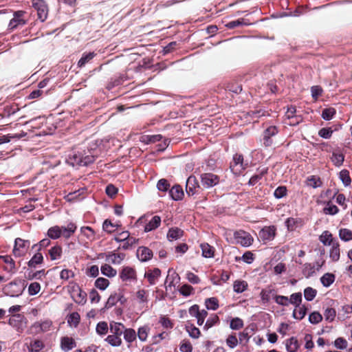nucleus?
<instances>
[{
    "instance_id": "nucleus-6",
    "label": "nucleus",
    "mask_w": 352,
    "mask_h": 352,
    "mask_svg": "<svg viewBox=\"0 0 352 352\" xmlns=\"http://www.w3.org/2000/svg\"><path fill=\"white\" fill-rule=\"evenodd\" d=\"M8 324L18 332L22 333L26 327L27 319L23 315L14 314L9 319Z\"/></svg>"
},
{
    "instance_id": "nucleus-15",
    "label": "nucleus",
    "mask_w": 352,
    "mask_h": 352,
    "mask_svg": "<svg viewBox=\"0 0 352 352\" xmlns=\"http://www.w3.org/2000/svg\"><path fill=\"white\" fill-rule=\"evenodd\" d=\"M1 259L6 265L3 267V270L9 273L14 274L16 272L15 262L10 255L0 256Z\"/></svg>"
},
{
    "instance_id": "nucleus-54",
    "label": "nucleus",
    "mask_w": 352,
    "mask_h": 352,
    "mask_svg": "<svg viewBox=\"0 0 352 352\" xmlns=\"http://www.w3.org/2000/svg\"><path fill=\"white\" fill-rule=\"evenodd\" d=\"M136 297L140 303H146L148 302V292L144 289H139L136 292Z\"/></svg>"
},
{
    "instance_id": "nucleus-58",
    "label": "nucleus",
    "mask_w": 352,
    "mask_h": 352,
    "mask_svg": "<svg viewBox=\"0 0 352 352\" xmlns=\"http://www.w3.org/2000/svg\"><path fill=\"white\" fill-rule=\"evenodd\" d=\"M149 328L146 326L141 327L138 329V336L141 341H146L148 337Z\"/></svg>"
},
{
    "instance_id": "nucleus-32",
    "label": "nucleus",
    "mask_w": 352,
    "mask_h": 352,
    "mask_svg": "<svg viewBox=\"0 0 352 352\" xmlns=\"http://www.w3.org/2000/svg\"><path fill=\"white\" fill-rule=\"evenodd\" d=\"M62 228L58 226L50 228L47 230V236L52 239H57L61 236Z\"/></svg>"
},
{
    "instance_id": "nucleus-13",
    "label": "nucleus",
    "mask_w": 352,
    "mask_h": 352,
    "mask_svg": "<svg viewBox=\"0 0 352 352\" xmlns=\"http://www.w3.org/2000/svg\"><path fill=\"white\" fill-rule=\"evenodd\" d=\"M119 276L122 281H131L137 279L135 270L129 266L123 267Z\"/></svg>"
},
{
    "instance_id": "nucleus-60",
    "label": "nucleus",
    "mask_w": 352,
    "mask_h": 352,
    "mask_svg": "<svg viewBox=\"0 0 352 352\" xmlns=\"http://www.w3.org/2000/svg\"><path fill=\"white\" fill-rule=\"evenodd\" d=\"M336 316V310L333 308L327 307L324 313L325 320L329 322H332Z\"/></svg>"
},
{
    "instance_id": "nucleus-47",
    "label": "nucleus",
    "mask_w": 352,
    "mask_h": 352,
    "mask_svg": "<svg viewBox=\"0 0 352 352\" xmlns=\"http://www.w3.org/2000/svg\"><path fill=\"white\" fill-rule=\"evenodd\" d=\"M123 333L124 338L127 342L131 343L136 339V333L133 329H126Z\"/></svg>"
},
{
    "instance_id": "nucleus-53",
    "label": "nucleus",
    "mask_w": 352,
    "mask_h": 352,
    "mask_svg": "<svg viewBox=\"0 0 352 352\" xmlns=\"http://www.w3.org/2000/svg\"><path fill=\"white\" fill-rule=\"evenodd\" d=\"M339 236L344 241L352 240V231L346 228H342L339 231Z\"/></svg>"
},
{
    "instance_id": "nucleus-5",
    "label": "nucleus",
    "mask_w": 352,
    "mask_h": 352,
    "mask_svg": "<svg viewBox=\"0 0 352 352\" xmlns=\"http://www.w3.org/2000/svg\"><path fill=\"white\" fill-rule=\"evenodd\" d=\"M30 246V241L21 238H16L14 241V245L12 250L15 257L24 256L28 252Z\"/></svg>"
},
{
    "instance_id": "nucleus-33",
    "label": "nucleus",
    "mask_w": 352,
    "mask_h": 352,
    "mask_svg": "<svg viewBox=\"0 0 352 352\" xmlns=\"http://www.w3.org/2000/svg\"><path fill=\"white\" fill-rule=\"evenodd\" d=\"M139 239H136L135 237L130 236L127 238L123 243L122 245H120L118 249H122L124 250H129L131 248L133 245L138 243Z\"/></svg>"
},
{
    "instance_id": "nucleus-27",
    "label": "nucleus",
    "mask_w": 352,
    "mask_h": 352,
    "mask_svg": "<svg viewBox=\"0 0 352 352\" xmlns=\"http://www.w3.org/2000/svg\"><path fill=\"white\" fill-rule=\"evenodd\" d=\"M124 253L111 252L107 256V260L113 264H120L124 258Z\"/></svg>"
},
{
    "instance_id": "nucleus-49",
    "label": "nucleus",
    "mask_w": 352,
    "mask_h": 352,
    "mask_svg": "<svg viewBox=\"0 0 352 352\" xmlns=\"http://www.w3.org/2000/svg\"><path fill=\"white\" fill-rule=\"evenodd\" d=\"M102 229L108 234H111L116 231L115 223L109 219H105L102 223Z\"/></svg>"
},
{
    "instance_id": "nucleus-25",
    "label": "nucleus",
    "mask_w": 352,
    "mask_h": 352,
    "mask_svg": "<svg viewBox=\"0 0 352 352\" xmlns=\"http://www.w3.org/2000/svg\"><path fill=\"white\" fill-rule=\"evenodd\" d=\"M48 254L51 260L54 261L59 259L63 254L62 247L58 245L53 246L49 250Z\"/></svg>"
},
{
    "instance_id": "nucleus-48",
    "label": "nucleus",
    "mask_w": 352,
    "mask_h": 352,
    "mask_svg": "<svg viewBox=\"0 0 352 352\" xmlns=\"http://www.w3.org/2000/svg\"><path fill=\"white\" fill-rule=\"evenodd\" d=\"M106 341L113 346H118L122 344L121 337L116 335H109L107 337Z\"/></svg>"
},
{
    "instance_id": "nucleus-7",
    "label": "nucleus",
    "mask_w": 352,
    "mask_h": 352,
    "mask_svg": "<svg viewBox=\"0 0 352 352\" xmlns=\"http://www.w3.org/2000/svg\"><path fill=\"white\" fill-rule=\"evenodd\" d=\"M236 242L243 247L250 246L254 241V238L249 233L243 230H239L234 233Z\"/></svg>"
},
{
    "instance_id": "nucleus-29",
    "label": "nucleus",
    "mask_w": 352,
    "mask_h": 352,
    "mask_svg": "<svg viewBox=\"0 0 352 352\" xmlns=\"http://www.w3.org/2000/svg\"><path fill=\"white\" fill-rule=\"evenodd\" d=\"M43 256L39 252L36 253L32 258L28 262L29 267L35 268L38 265L43 263Z\"/></svg>"
},
{
    "instance_id": "nucleus-34",
    "label": "nucleus",
    "mask_w": 352,
    "mask_h": 352,
    "mask_svg": "<svg viewBox=\"0 0 352 352\" xmlns=\"http://www.w3.org/2000/svg\"><path fill=\"white\" fill-rule=\"evenodd\" d=\"M307 309L304 305L295 306L293 317L297 320H302L306 315Z\"/></svg>"
},
{
    "instance_id": "nucleus-23",
    "label": "nucleus",
    "mask_w": 352,
    "mask_h": 352,
    "mask_svg": "<svg viewBox=\"0 0 352 352\" xmlns=\"http://www.w3.org/2000/svg\"><path fill=\"white\" fill-rule=\"evenodd\" d=\"M61 348L64 351H69L76 346V342L72 338L63 337L60 342Z\"/></svg>"
},
{
    "instance_id": "nucleus-57",
    "label": "nucleus",
    "mask_w": 352,
    "mask_h": 352,
    "mask_svg": "<svg viewBox=\"0 0 352 352\" xmlns=\"http://www.w3.org/2000/svg\"><path fill=\"white\" fill-rule=\"evenodd\" d=\"M119 301V298L117 295V292L111 294L107 299L105 304V308L109 309Z\"/></svg>"
},
{
    "instance_id": "nucleus-28",
    "label": "nucleus",
    "mask_w": 352,
    "mask_h": 352,
    "mask_svg": "<svg viewBox=\"0 0 352 352\" xmlns=\"http://www.w3.org/2000/svg\"><path fill=\"white\" fill-rule=\"evenodd\" d=\"M285 224L289 230H294L296 228L302 225V220L300 218H288Z\"/></svg>"
},
{
    "instance_id": "nucleus-39",
    "label": "nucleus",
    "mask_w": 352,
    "mask_h": 352,
    "mask_svg": "<svg viewBox=\"0 0 352 352\" xmlns=\"http://www.w3.org/2000/svg\"><path fill=\"white\" fill-rule=\"evenodd\" d=\"M100 270L102 274L108 277H114L117 274L116 270H115L110 265L108 264L102 265L101 266Z\"/></svg>"
},
{
    "instance_id": "nucleus-36",
    "label": "nucleus",
    "mask_w": 352,
    "mask_h": 352,
    "mask_svg": "<svg viewBox=\"0 0 352 352\" xmlns=\"http://www.w3.org/2000/svg\"><path fill=\"white\" fill-rule=\"evenodd\" d=\"M81 234L87 238L89 241H94L95 239L96 232L89 226H82L80 228Z\"/></svg>"
},
{
    "instance_id": "nucleus-61",
    "label": "nucleus",
    "mask_w": 352,
    "mask_h": 352,
    "mask_svg": "<svg viewBox=\"0 0 352 352\" xmlns=\"http://www.w3.org/2000/svg\"><path fill=\"white\" fill-rule=\"evenodd\" d=\"M331 160L336 166H340L344 161V155L340 153H333Z\"/></svg>"
},
{
    "instance_id": "nucleus-11",
    "label": "nucleus",
    "mask_w": 352,
    "mask_h": 352,
    "mask_svg": "<svg viewBox=\"0 0 352 352\" xmlns=\"http://www.w3.org/2000/svg\"><path fill=\"white\" fill-rule=\"evenodd\" d=\"M136 256L141 262H147L153 256V251L146 246H140L136 251Z\"/></svg>"
},
{
    "instance_id": "nucleus-9",
    "label": "nucleus",
    "mask_w": 352,
    "mask_h": 352,
    "mask_svg": "<svg viewBox=\"0 0 352 352\" xmlns=\"http://www.w3.org/2000/svg\"><path fill=\"white\" fill-rule=\"evenodd\" d=\"M199 189L200 186L198 180L195 176L190 175L186 181V193L188 194V196H192L198 193Z\"/></svg>"
},
{
    "instance_id": "nucleus-14",
    "label": "nucleus",
    "mask_w": 352,
    "mask_h": 352,
    "mask_svg": "<svg viewBox=\"0 0 352 352\" xmlns=\"http://www.w3.org/2000/svg\"><path fill=\"white\" fill-rule=\"evenodd\" d=\"M162 272L160 269L155 267L152 270H148L144 274V278L147 279L150 285H155L161 276Z\"/></svg>"
},
{
    "instance_id": "nucleus-50",
    "label": "nucleus",
    "mask_w": 352,
    "mask_h": 352,
    "mask_svg": "<svg viewBox=\"0 0 352 352\" xmlns=\"http://www.w3.org/2000/svg\"><path fill=\"white\" fill-rule=\"evenodd\" d=\"M109 285V280L102 277L98 278L94 283L95 287L100 290H104Z\"/></svg>"
},
{
    "instance_id": "nucleus-31",
    "label": "nucleus",
    "mask_w": 352,
    "mask_h": 352,
    "mask_svg": "<svg viewBox=\"0 0 352 352\" xmlns=\"http://www.w3.org/2000/svg\"><path fill=\"white\" fill-rule=\"evenodd\" d=\"M248 286V284L246 281L243 280H236L233 283V290L237 294H241L247 289Z\"/></svg>"
},
{
    "instance_id": "nucleus-37",
    "label": "nucleus",
    "mask_w": 352,
    "mask_h": 352,
    "mask_svg": "<svg viewBox=\"0 0 352 352\" xmlns=\"http://www.w3.org/2000/svg\"><path fill=\"white\" fill-rule=\"evenodd\" d=\"M335 275L331 273H326L321 278L320 281L324 287H329L335 281Z\"/></svg>"
},
{
    "instance_id": "nucleus-56",
    "label": "nucleus",
    "mask_w": 352,
    "mask_h": 352,
    "mask_svg": "<svg viewBox=\"0 0 352 352\" xmlns=\"http://www.w3.org/2000/svg\"><path fill=\"white\" fill-rule=\"evenodd\" d=\"M302 301V294L300 292L292 294L289 298V304L291 303L295 306L300 305Z\"/></svg>"
},
{
    "instance_id": "nucleus-1",
    "label": "nucleus",
    "mask_w": 352,
    "mask_h": 352,
    "mask_svg": "<svg viewBox=\"0 0 352 352\" xmlns=\"http://www.w3.org/2000/svg\"><path fill=\"white\" fill-rule=\"evenodd\" d=\"M68 293L72 300L78 305H84L87 302V293L83 291L78 283L72 281L67 287Z\"/></svg>"
},
{
    "instance_id": "nucleus-63",
    "label": "nucleus",
    "mask_w": 352,
    "mask_h": 352,
    "mask_svg": "<svg viewBox=\"0 0 352 352\" xmlns=\"http://www.w3.org/2000/svg\"><path fill=\"white\" fill-rule=\"evenodd\" d=\"M265 170H261L258 173L254 174L251 177L249 180V184L254 186L262 178L263 175L265 173Z\"/></svg>"
},
{
    "instance_id": "nucleus-18",
    "label": "nucleus",
    "mask_w": 352,
    "mask_h": 352,
    "mask_svg": "<svg viewBox=\"0 0 352 352\" xmlns=\"http://www.w3.org/2000/svg\"><path fill=\"white\" fill-rule=\"evenodd\" d=\"M170 197L175 201L182 200L184 196V190L181 186L175 185L169 190Z\"/></svg>"
},
{
    "instance_id": "nucleus-22",
    "label": "nucleus",
    "mask_w": 352,
    "mask_h": 352,
    "mask_svg": "<svg viewBox=\"0 0 352 352\" xmlns=\"http://www.w3.org/2000/svg\"><path fill=\"white\" fill-rule=\"evenodd\" d=\"M179 279L180 278L178 274L173 271L172 268H170L168 270V275L166 276L164 285H166V283H168V287H175V282L177 283Z\"/></svg>"
},
{
    "instance_id": "nucleus-20",
    "label": "nucleus",
    "mask_w": 352,
    "mask_h": 352,
    "mask_svg": "<svg viewBox=\"0 0 352 352\" xmlns=\"http://www.w3.org/2000/svg\"><path fill=\"white\" fill-rule=\"evenodd\" d=\"M62 234L61 236L65 239L70 238L76 232L77 226L73 222H70L65 226H61Z\"/></svg>"
},
{
    "instance_id": "nucleus-41",
    "label": "nucleus",
    "mask_w": 352,
    "mask_h": 352,
    "mask_svg": "<svg viewBox=\"0 0 352 352\" xmlns=\"http://www.w3.org/2000/svg\"><path fill=\"white\" fill-rule=\"evenodd\" d=\"M202 255L206 258H211L214 256V248L208 243L201 245Z\"/></svg>"
},
{
    "instance_id": "nucleus-35",
    "label": "nucleus",
    "mask_w": 352,
    "mask_h": 352,
    "mask_svg": "<svg viewBox=\"0 0 352 352\" xmlns=\"http://www.w3.org/2000/svg\"><path fill=\"white\" fill-rule=\"evenodd\" d=\"M285 345L287 352H296L299 347L297 339L294 337L288 339Z\"/></svg>"
},
{
    "instance_id": "nucleus-40",
    "label": "nucleus",
    "mask_w": 352,
    "mask_h": 352,
    "mask_svg": "<svg viewBox=\"0 0 352 352\" xmlns=\"http://www.w3.org/2000/svg\"><path fill=\"white\" fill-rule=\"evenodd\" d=\"M44 347L45 345L41 340H34L30 343L28 349L30 352H40Z\"/></svg>"
},
{
    "instance_id": "nucleus-24",
    "label": "nucleus",
    "mask_w": 352,
    "mask_h": 352,
    "mask_svg": "<svg viewBox=\"0 0 352 352\" xmlns=\"http://www.w3.org/2000/svg\"><path fill=\"white\" fill-rule=\"evenodd\" d=\"M124 331V326L120 322H112L110 323V332L116 336L121 337Z\"/></svg>"
},
{
    "instance_id": "nucleus-64",
    "label": "nucleus",
    "mask_w": 352,
    "mask_h": 352,
    "mask_svg": "<svg viewBox=\"0 0 352 352\" xmlns=\"http://www.w3.org/2000/svg\"><path fill=\"white\" fill-rule=\"evenodd\" d=\"M157 187L159 190L166 192L169 189L170 184L166 179H161L158 181Z\"/></svg>"
},
{
    "instance_id": "nucleus-21",
    "label": "nucleus",
    "mask_w": 352,
    "mask_h": 352,
    "mask_svg": "<svg viewBox=\"0 0 352 352\" xmlns=\"http://www.w3.org/2000/svg\"><path fill=\"white\" fill-rule=\"evenodd\" d=\"M329 257L333 262L339 261L340 257V249L338 241L333 243L329 250Z\"/></svg>"
},
{
    "instance_id": "nucleus-59",
    "label": "nucleus",
    "mask_w": 352,
    "mask_h": 352,
    "mask_svg": "<svg viewBox=\"0 0 352 352\" xmlns=\"http://www.w3.org/2000/svg\"><path fill=\"white\" fill-rule=\"evenodd\" d=\"M336 113V110L333 108L324 109L322 112V118L325 120H330L333 118Z\"/></svg>"
},
{
    "instance_id": "nucleus-12",
    "label": "nucleus",
    "mask_w": 352,
    "mask_h": 352,
    "mask_svg": "<svg viewBox=\"0 0 352 352\" xmlns=\"http://www.w3.org/2000/svg\"><path fill=\"white\" fill-rule=\"evenodd\" d=\"M276 235V228L274 226H266L261 230L258 236L263 241H270L273 240Z\"/></svg>"
},
{
    "instance_id": "nucleus-16",
    "label": "nucleus",
    "mask_w": 352,
    "mask_h": 352,
    "mask_svg": "<svg viewBox=\"0 0 352 352\" xmlns=\"http://www.w3.org/2000/svg\"><path fill=\"white\" fill-rule=\"evenodd\" d=\"M82 155H80V151L73 150L69 154L67 161L68 164L73 166H82Z\"/></svg>"
},
{
    "instance_id": "nucleus-26",
    "label": "nucleus",
    "mask_w": 352,
    "mask_h": 352,
    "mask_svg": "<svg viewBox=\"0 0 352 352\" xmlns=\"http://www.w3.org/2000/svg\"><path fill=\"white\" fill-rule=\"evenodd\" d=\"M278 133V130L276 126H271L268 127L263 133L264 144L269 146L270 144V139L272 136H274Z\"/></svg>"
},
{
    "instance_id": "nucleus-51",
    "label": "nucleus",
    "mask_w": 352,
    "mask_h": 352,
    "mask_svg": "<svg viewBox=\"0 0 352 352\" xmlns=\"http://www.w3.org/2000/svg\"><path fill=\"white\" fill-rule=\"evenodd\" d=\"M340 179L345 186L351 184V179L349 175V172L347 170H342L340 172Z\"/></svg>"
},
{
    "instance_id": "nucleus-2",
    "label": "nucleus",
    "mask_w": 352,
    "mask_h": 352,
    "mask_svg": "<svg viewBox=\"0 0 352 352\" xmlns=\"http://www.w3.org/2000/svg\"><path fill=\"white\" fill-rule=\"evenodd\" d=\"M32 6L37 12V17L41 22H44L48 16L49 7L44 0H32Z\"/></svg>"
},
{
    "instance_id": "nucleus-10",
    "label": "nucleus",
    "mask_w": 352,
    "mask_h": 352,
    "mask_svg": "<svg viewBox=\"0 0 352 352\" xmlns=\"http://www.w3.org/2000/svg\"><path fill=\"white\" fill-rule=\"evenodd\" d=\"M201 184L204 188L212 187L219 182V177L211 173H206L201 174Z\"/></svg>"
},
{
    "instance_id": "nucleus-43",
    "label": "nucleus",
    "mask_w": 352,
    "mask_h": 352,
    "mask_svg": "<svg viewBox=\"0 0 352 352\" xmlns=\"http://www.w3.org/2000/svg\"><path fill=\"white\" fill-rule=\"evenodd\" d=\"M205 305L208 309L216 310L219 306V300L215 297L206 298L205 300Z\"/></svg>"
},
{
    "instance_id": "nucleus-4",
    "label": "nucleus",
    "mask_w": 352,
    "mask_h": 352,
    "mask_svg": "<svg viewBox=\"0 0 352 352\" xmlns=\"http://www.w3.org/2000/svg\"><path fill=\"white\" fill-rule=\"evenodd\" d=\"M23 289L21 281L20 280H14L5 285L3 290L6 295L16 297L22 294Z\"/></svg>"
},
{
    "instance_id": "nucleus-62",
    "label": "nucleus",
    "mask_w": 352,
    "mask_h": 352,
    "mask_svg": "<svg viewBox=\"0 0 352 352\" xmlns=\"http://www.w3.org/2000/svg\"><path fill=\"white\" fill-rule=\"evenodd\" d=\"M41 290V285L37 282L32 283L28 287V293L33 296L37 294Z\"/></svg>"
},
{
    "instance_id": "nucleus-19",
    "label": "nucleus",
    "mask_w": 352,
    "mask_h": 352,
    "mask_svg": "<svg viewBox=\"0 0 352 352\" xmlns=\"http://www.w3.org/2000/svg\"><path fill=\"white\" fill-rule=\"evenodd\" d=\"M161 224V218L155 215L145 225L144 231L148 232L157 228Z\"/></svg>"
},
{
    "instance_id": "nucleus-42",
    "label": "nucleus",
    "mask_w": 352,
    "mask_h": 352,
    "mask_svg": "<svg viewBox=\"0 0 352 352\" xmlns=\"http://www.w3.org/2000/svg\"><path fill=\"white\" fill-rule=\"evenodd\" d=\"M96 56V54L94 52H89V53H84L80 58V59L78 62V66L79 67H84L86 63H89L91 60L94 58V57Z\"/></svg>"
},
{
    "instance_id": "nucleus-52",
    "label": "nucleus",
    "mask_w": 352,
    "mask_h": 352,
    "mask_svg": "<svg viewBox=\"0 0 352 352\" xmlns=\"http://www.w3.org/2000/svg\"><path fill=\"white\" fill-rule=\"evenodd\" d=\"M236 261L242 260L243 262L251 264L254 260V255L250 251H246L241 257H236Z\"/></svg>"
},
{
    "instance_id": "nucleus-46",
    "label": "nucleus",
    "mask_w": 352,
    "mask_h": 352,
    "mask_svg": "<svg viewBox=\"0 0 352 352\" xmlns=\"http://www.w3.org/2000/svg\"><path fill=\"white\" fill-rule=\"evenodd\" d=\"M352 313V305H344L342 307L341 311L338 314V318L340 320H345L349 317V314Z\"/></svg>"
},
{
    "instance_id": "nucleus-30",
    "label": "nucleus",
    "mask_w": 352,
    "mask_h": 352,
    "mask_svg": "<svg viewBox=\"0 0 352 352\" xmlns=\"http://www.w3.org/2000/svg\"><path fill=\"white\" fill-rule=\"evenodd\" d=\"M320 241L324 245L331 246L333 243H336L338 241L333 240L332 234L329 231H324L320 236Z\"/></svg>"
},
{
    "instance_id": "nucleus-38",
    "label": "nucleus",
    "mask_w": 352,
    "mask_h": 352,
    "mask_svg": "<svg viewBox=\"0 0 352 352\" xmlns=\"http://www.w3.org/2000/svg\"><path fill=\"white\" fill-rule=\"evenodd\" d=\"M183 231L178 228H170L167 234V238L172 241L176 240L180 238L182 236Z\"/></svg>"
},
{
    "instance_id": "nucleus-3",
    "label": "nucleus",
    "mask_w": 352,
    "mask_h": 352,
    "mask_svg": "<svg viewBox=\"0 0 352 352\" xmlns=\"http://www.w3.org/2000/svg\"><path fill=\"white\" fill-rule=\"evenodd\" d=\"M27 12L23 10H18L14 12L13 18L10 21L8 28L14 30L19 27L25 25L28 19H26Z\"/></svg>"
},
{
    "instance_id": "nucleus-17",
    "label": "nucleus",
    "mask_w": 352,
    "mask_h": 352,
    "mask_svg": "<svg viewBox=\"0 0 352 352\" xmlns=\"http://www.w3.org/2000/svg\"><path fill=\"white\" fill-rule=\"evenodd\" d=\"M80 155H82V166H88L90 164H92L95 160L96 156L94 154V151L92 150L88 149L87 151L82 150L80 151Z\"/></svg>"
},
{
    "instance_id": "nucleus-55",
    "label": "nucleus",
    "mask_w": 352,
    "mask_h": 352,
    "mask_svg": "<svg viewBox=\"0 0 352 352\" xmlns=\"http://www.w3.org/2000/svg\"><path fill=\"white\" fill-rule=\"evenodd\" d=\"M317 291L312 287H308L304 290V296L308 301H311L316 296Z\"/></svg>"
},
{
    "instance_id": "nucleus-44",
    "label": "nucleus",
    "mask_w": 352,
    "mask_h": 352,
    "mask_svg": "<svg viewBox=\"0 0 352 352\" xmlns=\"http://www.w3.org/2000/svg\"><path fill=\"white\" fill-rule=\"evenodd\" d=\"M80 316L78 312H73L69 314L67 318V322L71 325L76 327L80 323Z\"/></svg>"
},
{
    "instance_id": "nucleus-45",
    "label": "nucleus",
    "mask_w": 352,
    "mask_h": 352,
    "mask_svg": "<svg viewBox=\"0 0 352 352\" xmlns=\"http://www.w3.org/2000/svg\"><path fill=\"white\" fill-rule=\"evenodd\" d=\"M339 212V209L335 205H333L330 201H328L323 208V212L325 214L334 215Z\"/></svg>"
},
{
    "instance_id": "nucleus-8",
    "label": "nucleus",
    "mask_w": 352,
    "mask_h": 352,
    "mask_svg": "<svg viewBox=\"0 0 352 352\" xmlns=\"http://www.w3.org/2000/svg\"><path fill=\"white\" fill-rule=\"evenodd\" d=\"M247 164L244 163L243 157L241 155L235 154L233 156L232 162L230 163V169L235 175L241 174L247 167Z\"/></svg>"
}]
</instances>
